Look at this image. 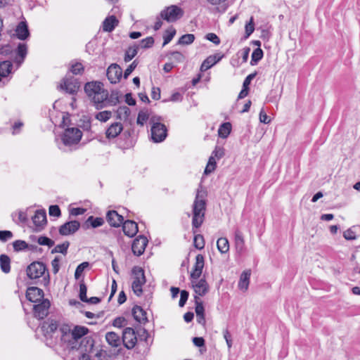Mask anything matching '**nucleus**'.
Returning a JSON list of instances; mask_svg holds the SVG:
<instances>
[{
	"label": "nucleus",
	"instance_id": "1",
	"mask_svg": "<svg viewBox=\"0 0 360 360\" xmlns=\"http://www.w3.org/2000/svg\"><path fill=\"white\" fill-rule=\"evenodd\" d=\"M82 136V132L76 127L66 129L60 135V143L58 142L60 150L66 151L67 148L78 144Z\"/></svg>",
	"mask_w": 360,
	"mask_h": 360
},
{
	"label": "nucleus",
	"instance_id": "2",
	"mask_svg": "<svg viewBox=\"0 0 360 360\" xmlns=\"http://www.w3.org/2000/svg\"><path fill=\"white\" fill-rule=\"evenodd\" d=\"M27 275L30 279H37L42 277L41 283L44 285L49 283V274L46 265L41 262H34L27 268Z\"/></svg>",
	"mask_w": 360,
	"mask_h": 360
},
{
	"label": "nucleus",
	"instance_id": "3",
	"mask_svg": "<svg viewBox=\"0 0 360 360\" xmlns=\"http://www.w3.org/2000/svg\"><path fill=\"white\" fill-rule=\"evenodd\" d=\"M206 202L202 195L198 191L193 205L192 225L195 228L200 227L204 219Z\"/></svg>",
	"mask_w": 360,
	"mask_h": 360
},
{
	"label": "nucleus",
	"instance_id": "4",
	"mask_svg": "<svg viewBox=\"0 0 360 360\" xmlns=\"http://www.w3.org/2000/svg\"><path fill=\"white\" fill-rule=\"evenodd\" d=\"M160 117H153L150 120L152 123L151 127V137L155 143H160L163 141L167 136V129L164 124L160 122Z\"/></svg>",
	"mask_w": 360,
	"mask_h": 360
},
{
	"label": "nucleus",
	"instance_id": "5",
	"mask_svg": "<svg viewBox=\"0 0 360 360\" xmlns=\"http://www.w3.org/2000/svg\"><path fill=\"white\" fill-rule=\"evenodd\" d=\"M59 331L60 333V340L66 345V347L69 349H74L79 347V344L76 342L75 338H73V333L72 326L68 324L62 325Z\"/></svg>",
	"mask_w": 360,
	"mask_h": 360
},
{
	"label": "nucleus",
	"instance_id": "6",
	"mask_svg": "<svg viewBox=\"0 0 360 360\" xmlns=\"http://www.w3.org/2000/svg\"><path fill=\"white\" fill-rule=\"evenodd\" d=\"M132 274L134 276L131 285L132 290L136 295L141 296L143 292L142 286L146 281L144 271L141 267L134 266Z\"/></svg>",
	"mask_w": 360,
	"mask_h": 360
},
{
	"label": "nucleus",
	"instance_id": "7",
	"mask_svg": "<svg viewBox=\"0 0 360 360\" xmlns=\"http://www.w3.org/2000/svg\"><path fill=\"white\" fill-rule=\"evenodd\" d=\"M184 13L182 8L176 5H172L163 9L160 12V16L169 22H173L180 19Z\"/></svg>",
	"mask_w": 360,
	"mask_h": 360
},
{
	"label": "nucleus",
	"instance_id": "8",
	"mask_svg": "<svg viewBox=\"0 0 360 360\" xmlns=\"http://www.w3.org/2000/svg\"><path fill=\"white\" fill-rule=\"evenodd\" d=\"M28 52V47L26 43H18L16 49H13V59L14 63L19 68L24 62Z\"/></svg>",
	"mask_w": 360,
	"mask_h": 360
},
{
	"label": "nucleus",
	"instance_id": "9",
	"mask_svg": "<svg viewBox=\"0 0 360 360\" xmlns=\"http://www.w3.org/2000/svg\"><path fill=\"white\" fill-rule=\"evenodd\" d=\"M60 89L65 92L74 95L78 91L80 84L78 80L73 77L66 76L60 84Z\"/></svg>",
	"mask_w": 360,
	"mask_h": 360
},
{
	"label": "nucleus",
	"instance_id": "10",
	"mask_svg": "<svg viewBox=\"0 0 360 360\" xmlns=\"http://www.w3.org/2000/svg\"><path fill=\"white\" fill-rule=\"evenodd\" d=\"M122 342L128 349L134 348L137 342V337L132 328H126L122 333Z\"/></svg>",
	"mask_w": 360,
	"mask_h": 360
},
{
	"label": "nucleus",
	"instance_id": "11",
	"mask_svg": "<svg viewBox=\"0 0 360 360\" xmlns=\"http://www.w3.org/2000/svg\"><path fill=\"white\" fill-rule=\"evenodd\" d=\"M51 306L49 300H42L41 302L35 303L33 307V313L34 317L38 319H44L48 314Z\"/></svg>",
	"mask_w": 360,
	"mask_h": 360
},
{
	"label": "nucleus",
	"instance_id": "12",
	"mask_svg": "<svg viewBox=\"0 0 360 360\" xmlns=\"http://www.w3.org/2000/svg\"><path fill=\"white\" fill-rule=\"evenodd\" d=\"M192 288H193L196 295L199 296L205 295L209 291V285L205 278L193 279L191 278Z\"/></svg>",
	"mask_w": 360,
	"mask_h": 360
},
{
	"label": "nucleus",
	"instance_id": "13",
	"mask_svg": "<svg viewBox=\"0 0 360 360\" xmlns=\"http://www.w3.org/2000/svg\"><path fill=\"white\" fill-rule=\"evenodd\" d=\"M106 75L111 84H117L121 79L122 70L119 65L112 63L108 68Z\"/></svg>",
	"mask_w": 360,
	"mask_h": 360
},
{
	"label": "nucleus",
	"instance_id": "14",
	"mask_svg": "<svg viewBox=\"0 0 360 360\" xmlns=\"http://www.w3.org/2000/svg\"><path fill=\"white\" fill-rule=\"evenodd\" d=\"M108 92L103 89L91 98L96 109H102L107 106Z\"/></svg>",
	"mask_w": 360,
	"mask_h": 360
},
{
	"label": "nucleus",
	"instance_id": "15",
	"mask_svg": "<svg viewBox=\"0 0 360 360\" xmlns=\"http://www.w3.org/2000/svg\"><path fill=\"white\" fill-rule=\"evenodd\" d=\"M148 244V239L144 236H139L134 239L131 245L133 253L136 256L141 255Z\"/></svg>",
	"mask_w": 360,
	"mask_h": 360
},
{
	"label": "nucleus",
	"instance_id": "16",
	"mask_svg": "<svg viewBox=\"0 0 360 360\" xmlns=\"http://www.w3.org/2000/svg\"><path fill=\"white\" fill-rule=\"evenodd\" d=\"M32 221L35 226V231H41L46 224V213L44 210H38L32 217Z\"/></svg>",
	"mask_w": 360,
	"mask_h": 360
},
{
	"label": "nucleus",
	"instance_id": "17",
	"mask_svg": "<svg viewBox=\"0 0 360 360\" xmlns=\"http://www.w3.org/2000/svg\"><path fill=\"white\" fill-rule=\"evenodd\" d=\"M44 291L37 287H30L26 292L27 299L34 303L41 302L44 298Z\"/></svg>",
	"mask_w": 360,
	"mask_h": 360
},
{
	"label": "nucleus",
	"instance_id": "18",
	"mask_svg": "<svg viewBox=\"0 0 360 360\" xmlns=\"http://www.w3.org/2000/svg\"><path fill=\"white\" fill-rule=\"evenodd\" d=\"M80 227V224L77 221H70L59 228V233L62 236H68L75 233Z\"/></svg>",
	"mask_w": 360,
	"mask_h": 360
},
{
	"label": "nucleus",
	"instance_id": "19",
	"mask_svg": "<svg viewBox=\"0 0 360 360\" xmlns=\"http://www.w3.org/2000/svg\"><path fill=\"white\" fill-rule=\"evenodd\" d=\"M205 264L204 257L201 254H198L195 257V262L193 269L191 273V278L198 279L201 276L202 269Z\"/></svg>",
	"mask_w": 360,
	"mask_h": 360
},
{
	"label": "nucleus",
	"instance_id": "20",
	"mask_svg": "<svg viewBox=\"0 0 360 360\" xmlns=\"http://www.w3.org/2000/svg\"><path fill=\"white\" fill-rule=\"evenodd\" d=\"M194 300L195 302V311L196 314L197 321L198 323L205 326L206 321L205 317V309L202 302L198 296H194Z\"/></svg>",
	"mask_w": 360,
	"mask_h": 360
},
{
	"label": "nucleus",
	"instance_id": "21",
	"mask_svg": "<svg viewBox=\"0 0 360 360\" xmlns=\"http://www.w3.org/2000/svg\"><path fill=\"white\" fill-rule=\"evenodd\" d=\"M106 219L111 226L119 227L123 223L124 217L119 214L117 211L110 210L107 212Z\"/></svg>",
	"mask_w": 360,
	"mask_h": 360
},
{
	"label": "nucleus",
	"instance_id": "22",
	"mask_svg": "<svg viewBox=\"0 0 360 360\" xmlns=\"http://www.w3.org/2000/svg\"><path fill=\"white\" fill-rule=\"evenodd\" d=\"M103 89V84L100 82H87L84 86L85 93L90 99Z\"/></svg>",
	"mask_w": 360,
	"mask_h": 360
},
{
	"label": "nucleus",
	"instance_id": "23",
	"mask_svg": "<svg viewBox=\"0 0 360 360\" xmlns=\"http://www.w3.org/2000/svg\"><path fill=\"white\" fill-rule=\"evenodd\" d=\"M122 224L124 233L130 238L134 237L139 231L137 224L132 220H127Z\"/></svg>",
	"mask_w": 360,
	"mask_h": 360
},
{
	"label": "nucleus",
	"instance_id": "24",
	"mask_svg": "<svg viewBox=\"0 0 360 360\" xmlns=\"http://www.w3.org/2000/svg\"><path fill=\"white\" fill-rule=\"evenodd\" d=\"M123 130V126L120 122L112 123L105 131L106 138L112 139L116 138Z\"/></svg>",
	"mask_w": 360,
	"mask_h": 360
},
{
	"label": "nucleus",
	"instance_id": "25",
	"mask_svg": "<svg viewBox=\"0 0 360 360\" xmlns=\"http://www.w3.org/2000/svg\"><path fill=\"white\" fill-rule=\"evenodd\" d=\"M57 328L58 324L56 321L53 320L44 321L41 326V331L45 336H51L56 331Z\"/></svg>",
	"mask_w": 360,
	"mask_h": 360
},
{
	"label": "nucleus",
	"instance_id": "26",
	"mask_svg": "<svg viewBox=\"0 0 360 360\" xmlns=\"http://www.w3.org/2000/svg\"><path fill=\"white\" fill-rule=\"evenodd\" d=\"M250 276L251 270L250 269L245 270L241 274L238 283V287L240 290L245 292L248 289Z\"/></svg>",
	"mask_w": 360,
	"mask_h": 360
},
{
	"label": "nucleus",
	"instance_id": "27",
	"mask_svg": "<svg viewBox=\"0 0 360 360\" xmlns=\"http://www.w3.org/2000/svg\"><path fill=\"white\" fill-rule=\"evenodd\" d=\"M15 35L20 40H25L30 37V32L25 22H20L15 29Z\"/></svg>",
	"mask_w": 360,
	"mask_h": 360
},
{
	"label": "nucleus",
	"instance_id": "28",
	"mask_svg": "<svg viewBox=\"0 0 360 360\" xmlns=\"http://www.w3.org/2000/svg\"><path fill=\"white\" fill-rule=\"evenodd\" d=\"M119 23L118 20L115 15H110L106 18L103 22V30L107 32H111L114 30Z\"/></svg>",
	"mask_w": 360,
	"mask_h": 360
},
{
	"label": "nucleus",
	"instance_id": "29",
	"mask_svg": "<svg viewBox=\"0 0 360 360\" xmlns=\"http://www.w3.org/2000/svg\"><path fill=\"white\" fill-rule=\"evenodd\" d=\"M132 315L134 319L140 323H145L148 321L146 312L139 306L133 307Z\"/></svg>",
	"mask_w": 360,
	"mask_h": 360
},
{
	"label": "nucleus",
	"instance_id": "30",
	"mask_svg": "<svg viewBox=\"0 0 360 360\" xmlns=\"http://www.w3.org/2000/svg\"><path fill=\"white\" fill-rule=\"evenodd\" d=\"M105 340L112 347H118L122 345V339L115 332H108L105 334Z\"/></svg>",
	"mask_w": 360,
	"mask_h": 360
},
{
	"label": "nucleus",
	"instance_id": "31",
	"mask_svg": "<svg viewBox=\"0 0 360 360\" xmlns=\"http://www.w3.org/2000/svg\"><path fill=\"white\" fill-rule=\"evenodd\" d=\"M72 330L73 333V338H75L76 342L78 343L79 340L89 332V329L86 327L82 326H75L72 328Z\"/></svg>",
	"mask_w": 360,
	"mask_h": 360
},
{
	"label": "nucleus",
	"instance_id": "32",
	"mask_svg": "<svg viewBox=\"0 0 360 360\" xmlns=\"http://www.w3.org/2000/svg\"><path fill=\"white\" fill-rule=\"evenodd\" d=\"M0 266L1 271L8 274L11 271V259L6 255H0Z\"/></svg>",
	"mask_w": 360,
	"mask_h": 360
},
{
	"label": "nucleus",
	"instance_id": "33",
	"mask_svg": "<svg viewBox=\"0 0 360 360\" xmlns=\"http://www.w3.org/2000/svg\"><path fill=\"white\" fill-rule=\"evenodd\" d=\"M231 131V124L230 122H224L221 124L218 129L219 136L226 139L229 136Z\"/></svg>",
	"mask_w": 360,
	"mask_h": 360
},
{
	"label": "nucleus",
	"instance_id": "34",
	"mask_svg": "<svg viewBox=\"0 0 360 360\" xmlns=\"http://www.w3.org/2000/svg\"><path fill=\"white\" fill-rule=\"evenodd\" d=\"M217 246L221 254L226 253L229 250V243L226 238H219L217 241Z\"/></svg>",
	"mask_w": 360,
	"mask_h": 360
},
{
	"label": "nucleus",
	"instance_id": "35",
	"mask_svg": "<svg viewBox=\"0 0 360 360\" xmlns=\"http://www.w3.org/2000/svg\"><path fill=\"white\" fill-rule=\"evenodd\" d=\"M235 244L238 250L242 251L244 248L245 240L243 233L240 231L236 230L235 231Z\"/></svg>",
	"mask_w": 360,
	"mask_h": 360
},
{
	"label": "nucleus",
	"instance_id": "36",
	"mask_svg": "<svg viewBox=\"0 0 360 360\" xmlns=\"http://www.w3.org/2000/svg\"><path fill=\"white\" fill-rule=\"evenodd\" d=\"M219 59H216V56H210L207 57L202 63L200 70L201 71H205L212 67L217 63Z\"/></svg>",
	"mask_w": 360,
	"mask_h": 360
},
{
	"label": "nucleus",
	"instance_id": "37",
	"mask_svg": "<svg viewBox=\"0 0 360 360\" xmlns=\"http://www.w3.org/2000/svg\"><path fill=\"white\" fill-rule=\"evenodd\" d=\"M11 217L16 224L25 223L27 221V214L23 211L15 212L12 213Z\"/></svg>",
	"mask_w": 360,
	"mask_h": 360
},
{
	"label": "nucleus",
	"instance_id": "38",
	"mask_svg": "<svg viewBox=\"0 0 360 360\" xmlns=\"http://www.w3.org/2000/svg\"><path fill=\"white\" fill-rule=\"evenodd\" d=\"M139 46H130L127 49V50L125 51L124 60L126 63L129 62L131 60H132L137 54L138 53Z\"/></svg>",
	"mask_w": 360,
	"mask_h": 360
},
{
	"label": "nucleus",
	"instance_id": "39",
	"mask_svg": "<svg viewBox=\"0 0 360 360\" xmlns=\"http://www.w3.org/2000/svg\"><path fill=\"white\" fill-rule=\"evenodd\" d=\"M263 57V51L260 48L255 49L251 57L250 64L251 65H255Z\"/></svg>",
	"mask_w": 360,
	"mask_h": 360
},
{
	"label": "nucleus",
	"instance_id": "40",
	"mask_svg": "<svg viewBox=\"0 0 360 360\" xmlns=\"http://www.w3.org/2000/svg\"><path fill=\"white\" fill-rule=\"evenodd\" d=\"M104 223V220L101 217H96L94 218L93 216H90L86 221V224L88 225L90 224L91 227L97 228L101 226Z\"/></svg>",
	"mask_w": 360,
	"mask_h": 360
},
{
	"label": "nucleus",
	"instance_id": "41",
	"mask_svg": "<svg viewBox=\"0 0 360 360\" xmlns=\"http://www.w3.org/2000/svg\"><path fill=\"white\" fill-rule=\"evenodd\" d=\"M195 40V36L193 34H186L182 35L179 41L178 44L181 45H188L192 44Z\"/></svg>",
	"mask_w": 360,
	"mask_h": 360
},
{
	"label": "nucleus",
	"instance_id": "42",
	"mask_svg": "<svg viewBox=\"0 0 360 360\" xmlns=\"http://www.w3.org/2000/svg\"><path fill=\"white\" fill-rule=\"evenodd\" d=\"M69 245L70 243L68 241H65L61 244H58L51 250V253L59 252L63 255H66Z\"/></svg>",
	"mask_w": 360,
	"mask_h": 360
},
{
	"label": "nucleus",
	"instance_id": "43",
	"mask_svg": "<svg viewBox=\"0 0 360 360\" xmlns=\"http://www.w3.org/2000/svg\"><path fill=\"white\" fill-rule=\"evenodd\" d=\"M112 117V112L110 110H104L96 114L95 118L101 122H105Z\"/></svg>",
	"mask_w": 360,
	"mask_h": 360
},
{
	"label": "nucleus",
	"instance_id": "44",
	"mask_svg": "<svg viewBox=\"0 0 360 360\" xmlns=\"http://www.w3.org/2000/svg\"><path fill=\"white\" fill-rule=\"evenodd\" d=\"M117 114L119 119H127L130 114V109L127 106H120L117 110Z\"/></svg>",
	"mask_w": 360,
	"mask_h": 360
},
{
	"label": "nucleus",
	"instance_id": "45",
	"mask_svg": "<svg viewBox=\"0 0 360 360\" xmlns=\"http://www.w3.org/2000/svg\"><path fill=\"white\" fill-rule=\"evenodd\" d=\"M149 118V115L147 112V110H141L139 114H138V117H137V124L141 125V126H143L144 124L146 122V121L148 120Z\"/></svg>",
	"mask_w": 360,
	"mask_h": 360
},
{
	"label": "nucleus",
	"instance_id": "46",
	"mask_svg": "<svg viewBox=\"0 0 360 360\" xmlns=\"http://www.w3.org/2000/svg\"><path fill=\"white\" fill-rule=\"evenodd\" d=\"M86 292H87V287L86 284L84 283V281L82 280L79 283V297L81 301L85 302L87 300V296H86Z\"/></svg>",
	"mask_w": 360,
	"mask_h": 360
},
{
	"label": "nucleus",
	"instance_id": "47",
	"mask_svg": "<svg viewBox=\"0 0 360 360\" xmlns=\"http://www.w3.org/2000/svg\"><path fill=\"white\" fill-rule=\"evenodd\" d=\"M89 266V263L88 262H84L79 264L77 267L76 268L75 272V278L76 279H79V277L82 276L83 271Z\"/></svg>",
	"mask_w": 360,
	"mask_h": 360
},
{
	"label": "nucleus",
	"instance_id": "48",
	"mask_svg": "<svg viewBox=\"0 0 360 360\" xmlns=\"http://www.w3.org/2000/svg\"><path fill=\"white\" fill-rule=\"evenodd\" d=\"M13 249L15 252L24 250L27 248V243L22 240H17L13 243Z\"/></svg>",
	"mask_w": 360,
	"mask_h": 360
},
{
	"label": "nucleus",
	"instance_id": "49",
	"mask_svg": "<svg viewBox=\"0 0 360 360\" xmlns=\"http://www.w3.org/2000/svg\"><path fill=\"white\" fill-rule=\"evenodd\" d=\"M154 44V39L152 37H148L140 41L139 48L148 49L153 46Z\"/></svg>",
	"mask_w": 360,
	"mask_h": 360
},
{
	"label": "nucleus",
	"instance_id": "50",
	"mask_svg": "<svg viewBox=\"0 0 360 360\" xmlns=\"http://www.w3.org/2000/svg\"><path fill=\"white\" fill-rule=\"evenodd\" d=\"M193 244L194 246L198 250H202V248H204L205 240L203 236L200 234L195 236Z\"/></svg>",
	"mask_w": 360,
	"mask_h": 360
},
{
	"label": "nucleus",
	"instance_id": "51",
	"mask_svg": "<svg viewBox=\"0 0 360 360\" xmlns=\"http://www.w3.org/2000/svg\"><path fill=\"white\" fill-rule=\"evenodd\" d=\"M70 72L74 75H81L84 72V66L80 63H75L71 65Z\"/></svg>",
	"mask_w": 360,
	"mask_h": 360
},
{
	"label": "nucleus",
	"instance_id": "52",
	"mask_svg": "<svg viewBox=\"0 0 360 360\" xmlns=\"http://www.w3.org/2000/svg\"><path fill=\"white\" fill-rule=\"evenodd\" d=\"M176 34V30L174 29H172L170 31L167 30L165 34L163 36L164 42L162 46H165L169 44L173 39Z\"/></svg>",
	"mask_w": 360,
	"mask_h": 360
},
{
	"label": "nucleus",
	"instance_id": "53",
	"mask_svg": "<svg viewBox=\"0 0 360 360\" xmlns=\"http://www.w3.org/2000/svg\"><path fill=\"white\" fill-rule=\"evenodd\" d=\"M37 242L39 245H47L49 248L54 245V241L46 236L39 237Z\"/></svg>",
	"mask_w": 360,
	"mask_h": 360
},
{
	"label": "nucleus",
	"instance_id": "54",
	"mask_svg": "<svg viewBox=\"0 0 360 360\" xmlns=\"http://www.w3.org/2000/svg\"><path fill=\"white\" fill-rule=\"evenodd\" d=\"M13 235L11 231H0V240L5 243L13 238Z\"/></svg>",
	"mask_w": 360,
	"mask_h": 360
},
{
	"label": "nucleus",
	"instance_id": "55",
	"mask_svg": "<svg viewBox=\"0 0 360 360\" xmlns=\"http://www.w3.org/2000/svg\"><path fill=\"white\" fill-rule=\"evenodd\" d=\"M127 323V320L123 316H119L114 319L112 325L115 327L121 328L124 327Z\"/></svg>",
	"mask_w": 360,
	"mask_h": 360
},
{
	"label": "nucleus",
	"instance_id": "56",
	"mask_svg": "<svg viewBox=\"0 0 360 360\" xmlns=\"http://www.w3.org/2000/svg\"><path fill=\"white\" fill-rule=\"evenodd\" d=\"M255 25L253 22V18L251 17L250 22L245 25V38L250 37V35L254 32Z\"/></svg>",
	"mask_w": 360,
	"mask_h": 360
},
{
	"label": "nucleus",
	"instance_id": "57",
	"mask_svg": "<svg viewBox=\"0 0 360 360\" xmlns=\"http://www.w3.org/2000/svg\"><path fill=\"white\" fill-rule=\"evenodd\" d=\"M138 62L136 60H134L131 65L128 66V68L125 70L124 73V78L127 79L130 74L134 70V69L137 67Z\"/></svg>",
	"mask_w": 360,
	"mask_h": 360
},
{
	"label": "nucleus",
	"instance_id": "58",
	"mask_svg": "<svg viewBox=\"0 0 360 360\" xmlns=\"http://www.w3.org/2000/svg\"><path fill=\"white\" fill-rule=\"evenodd\" d=\"M343 237L347 240H353L356 238V233L352 229H348L344 231Z\"/></svg>",
	"mask_w": 360,
	"mask_h": 360
},
{
	"label": "nucleus",
	"instance_id": "59",
	"mask_svg": "<svg viewBox=\"0 0 360 360\" xmlns=\"http://www.w3.org/2000/svg\"><path fill=\"white\" fill-rule=\"evenodd\" d=\"M171 56L172 59L177 63H182L185 60V56L179 51H173Z\"/></svg>",
	"mask_w": 360,
	"mask_h": 360
},
{
	"label": "nucleus",
	"instance_id": "60",
	"mask_svg": "<svg viewBox=\"0 0 360 360\" xmlns=\"http://www.w3.org/2000/svg\"><path fill=\"white\" fill-rule=\"evenodd\" d=\"M205 38L207 40H209L214 43L215 45H219L220 44V39L219 37L214 33H208L205 35Z\"/></svg>",
	"mask_w": 360,
	"mask_h": 360
},
{
	"label": "nucleus",
	"instance_id": "61",
	"mask_svg": "<svg viewBox=\"0 0 360 360\" xmlns=\"http://www.w3.org/2000/svg\"><path fill=\"white\" fill-rule=\"evenodd\" d=\"M13 49L10 45H6L1 48L0 53L5 56H10V58H13Z\"/></svg>",
	"mask_w": 360,
	"mask_h": 360
},
{
	"label": "nucleus",
	"instance_id": "62",
	"mask_svg": "<svg viewBox=\"0 0 360 360\" xmlns=\"http://www.w3.org/2000/svg\"><path fill=\"white\" fill-rule=\"evenodd\" d=\"M61 214L60 210L58 205H51L49 207V215L59 217Z\"/></svg>",
	"mask_w": 360,
	"mask_h": 360
},
{
	"label": "nucleus",
	"instance_id": "63",
	"mask_svg": "<svg viewBox=\"0 0 360 360\" xmlns=\"http://www.w3.org/2000/svg\"><path fill=\"white\" fill-rule=\"evenodd\" d=\"M188 295H189L188 292H187L186 290L181 291V297H180V300L179 302V307H183L185 305V304L188 298Z\"/></svg>",
	"mask_w": 360,
	"mask_h": 360
},
{
	"label": "nucleus",
	"instance_id": "64",
	"mask_svg": "<svg viewBox=\"0 0 360 360\" xmlns=\"http://www.w3.org/2000/svg\"><path fill=\"white\" fill-rule=\"evenodd\" d=\"M97 360H110V356H108L105 351H100L96 355Z\"/></svg>",
	"mask_w": 360,
	"mask_h": 360
}]
</instances>
